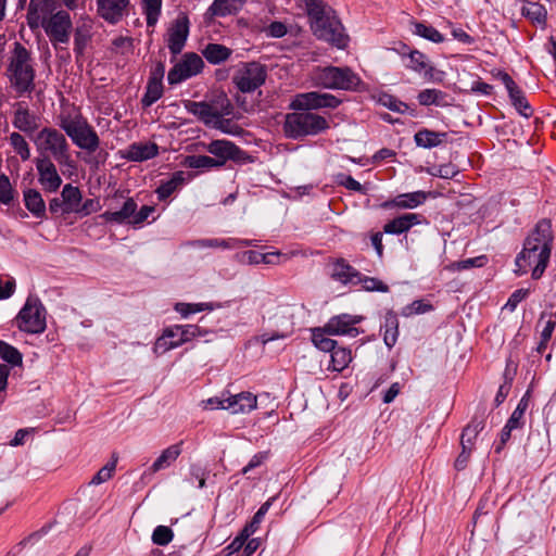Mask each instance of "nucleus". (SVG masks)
Wrapping results in <instances>:
<instances>
[{
    "label": "nucleus",
    "instance_id": "obj_23",
    "mask_svg": "<svg viewBox=\"0 0 556 556\" xmlns=\"http://www.w3.org/2000/svg\"><path fill=\"white\" fill-rule=\"evenodd\" d=\"M12 124L23 132H33L38 128V118L24 102H18L15 104Z\"/></svg>",
    "mask_w": 556,
    "mask_h": 556
},
{
    "label": "nucleus",
    "instance_id": "obj_63",
    "mask_svg": "<svg viewBox=\"0 0 556 556\" xmlns=\"http://www.w3.org/2000/svg\"><path fill=\"white\" fill-rule=\"evenodd\" d=\"M213 127L222 130L225 134H229V135H238L242 131V129L238 125H233V124H231L230 121L224 119L223 117H220V119L218 122H216Z\"/></svg>",
    "mask_w": 556,
    "mask_h": 556
},
{
    "label": "nucleus",
    "instance_id": "obj_27",
    "mask_svg": "<svg viewBox=\"0 0 556 556\" xmlns=\"http://www.w3.org/2000/svg\"><path fill=\"white\" fill-rule=\"evenodd\" d=\"M191 245L197 248H220V249H239L241 247L253 245L252 240H241L236 238L229 239H201L191 242Z\"/></svg>",
    "mask_w": 556,
    "mask_h": 556
},
{
    "label": "nucleus",
    "instance_id": "obj_44",
    "mask_svg": "<svg viewBox=\"0 0 556 556\" xmlns=\"http://www.w3.org/2000/svg\"><path fill=\"white\" fill-rule=\"evenodd\" d=\"M351 361V351L345 348H338L331 352V367L336 371H342L345 369Z\"/></svg>",
    "mask_w": 556,
    "mask_h": 556
},
{
    "label": "nucleus",
    "instance_id": "obj_50",
    "mask_svg": "<svg viewBox=\"0 0 556 556\" xmlns=\"http://www.w3.org/2000/svg\"><path fill=\"white\" fill-rule=\"evenodd\" d=\"M274 501V497L269 498L268 501H266L260 508L255 513V515L253 516L252 520L250 523H248L243 530L245 532V534H250L252 535L253 533L256 532V530L258 529V526L260 523L262 522L264 516L266 515V513L268 511L269 507L271 506V503Z\"/></svg>",
    "mask_w": 556,
    "mask_h": 556
},
{
    "label": "nucleus",
    "instance_id": "obj_42",
    "mask_svg": "<svg viewBox=\"0 0 556 556\" xmlns=\"http://www.w3.org/2000/svg\"><path fill=\"white\" fill-rule=\"evenodd\" d=\"M182 182V172L175 173L169 180L162 182L157 187L156 194L159 200H165L170 197Z\"/></svg>",
    "mask_w": 556,
    "mask_h": 556
},
{
    "label": "nucleus",
    "instance_id": "obj_57",
    "mask_svg": "<svg viewBox=\"0 0 556 556\" xmlns=\"http://www.w3.org/2000/svg\"><path fill=\"white\" fill-rule=\"evenodd\" d=\"M337 182L343 187H345L349 190L365 193V188L355 180L352 176H346L343 174L338 175Z\"/></svg>",
    "mask_w": 556,
    "mask_h": 556
},
{
    "label": "nucleus",
    "instance_id": "obj_3",
    "mask_svg": "<svg viewBox=\"0 0 556 556\" xmlns=\"http://www.w3.org/2000/svg\"><path fill=\"white\" fill-rule=\"evenodd\" d=\"M7 76L11 87L18 96L30 93L35 89V68L30 51L21 42H14L9 58Z\"/></svg>",
    "mask_w": 556,
    "mask_h": 556
},
{
    "label": "nucleus",
    "instance_id": "obj_39",
    "mask_svg": "<svg viewBox=\"0 0 556 556\" xmlns=\"http://www.w3.org/2000/svg\"><path fill=\"white\" fill-rule=\"evenodd\" d=\"M328 331L325 330V326L316 328L312 333V341L314 345L323 352H332L336 349L337 341L329 338Z\"/></svg>",
    "mask_w": 556,
    "mask_h": 556
},
{
    "label": "nucleus",
    "instance_id": "obj_29",
    "mask_svg": "<svg viewBox=\"0 0 556 556\" xmlns=\"http://www.w3.org/2000/svg\"><path fill=\"white\" fill-rule=\"evenodd\" d=\"M137 211V203L134 199H127L122 208L115 212H104L101 217L106 222H115L117 224H123L134 219V215Z\"/></svg>",
    "mask_w": 556,
    "mask_h": 556
},
{
    "label": "nucleus",
    "instance_id": "obj_60",
    "mask_svg": "<svg viewBox=\"0 0 556 556\" xmlns=\"http://www.w3.org/2000/svg\"><path fill=\"white\" fill-rule=\"evenodd\" d=\"M529 293H530L529 289H517V290H515L510 294V296H509V299H508V301H507L505 306L508 307L510 311H514L517 307V305L529 295Z\"/></svg>",
    "mask_w": 556,
    "mask_h": 556
},
{
    "label": "nucleus",
    "instance_id": "obj_9",
    "mask_svg": "<svg viewBox=\"0 0 556 556\" xmlns=\"http://www.w3.org/2000/svg\"><path fill=\"white\" fill-rule=\"evenodd\" d=\"M47 311L36 296H28L16 317V326L21 331L38 334L47 328Z\"/></svg>",
    "mask_w": 556,
    "mask_h": 556
},
{
    "label": "nucleus",
    "instance_id": "obj_40",
    "mask_svg": "<svg viewBox=\"0 0 556 556\" xmlns=\"http://www.w3.org/2000/svg\"><path fill=\"white\" fill-rule=\"evenodd\" d=\"M446 94L439 89H424L418 93V102L421 105H445Z\"/></svg>",
    "mask_w": 556,
    "mask_h": 556
},
{
    "label": "nucleus",
    "instance_id": "obj_16",
    "mask_svg": "<svg viewBox=\"0 0 556 556\" xmlns=\"http://www.w3.org/2000/svg\"><path fill=\"white\" fill-rule=\"evenodd\" d=\"M204 66L203 60L197 53H186L180 62H178L167 75L169 85L179 84L197 74H199Z\"/></svg>",
    "mask_w": 556,
    "mask_h": 556
},
{
    "label": "nucleus",
    "instance_id": "obj_62",
    "mask_svg": "<svg viewBox=\"0 0 556 556\" xmlns=\"http://www.w3.org/2000/svg\"><path fill=\"white\" fill-rule=\"evenodd\" d=\"M89 40L88 30L85 28H77L75 31V51L78 54L84 52V49Z\"/></svg>",
    "mask_w": 556,
    "mask_h": 556
},
{
    "label": "nucleus",
    "instance_id": "obj_34",
    "mask_svg": "<svg viewBox=\"0 0 556 556\" xmlns=\"http://www.w3.org/2000/svg\"><path fill=\"white\" fill-rule=\"evenodd\" d=\"M24 203L26 208L36 217L41 218L46 215V203L36 189H27L24 191Z\"/></svg>",
    "mask_w": 556,
    "mask_h": 556
},
{
    "label": "nucleus",
    "instance_id": "obj_25",
    "mask_svg": "<svg viewBox=\"0 0 556 556\" xmlns=\"http://www.w3.org/2000/svg\"><path fill=\"white\" fill-rule=\"evenodd\" d=\"M418 224H420V215L407 213L387 223L383 227V231L389 235H401Z\"/></svg>",
    "mask_w": 556,
    "mask_h": 556
},
{
    "label": "nucleus",
    "instance_id": "obj_17",
    "mask_svg": "<svg viewBox=\"0 0 556 556\" xmlns=\"http://www.w3.org/2000/svg\"><path fill=\"white\" fill-rule=\"evenodd\" d=\"M35 164L38 173V181L43 190L48 192L58 191L62 185V178L53 161L47 156L37 157Z\"/></svg>",
    "mask_w": 556,
    "mask_h": 556
},
{
    "label": "nucleus",
    "instance_id": "obj_14",
    "mask_svg": "<svg viewBox=\"0 0 556 556\" xmlns=\"http://www.w3.org/2000/svg\"><path fill=\"white\" fill-rule=\"evenodd\" d=\"M188 112L197 116L201 119L205 125L214 126L216 122L220 119V117L230 115L232 113V105L228 99L220 104V106L206 103V102H195L190 101L186 105Z\"/></svg>",
    "mask_w": 556,
    "mask_h": 556
},
{
    "label": "nucleus",
    "instance_id": "obj_15",
    "mask_svg": "<svg viewBox=\"0 0 556 556\" xmlns=\"http://www.w3.org/2000/svg\"><path fill=\"white\" fill-rule=\"evenodd\" d=\"M341 103V100L331 93H321L311 91L300 93L295 97L292 105L300 111H312L317 109H336Z\"/></svg>",
    "mask_w": 556,
    "mask_h": 556
},
{
    "label": "nucleus",
    "instance_id": "obj_55",
    "mask_svg": "<svg viewBox=\"0 0 556 556\" xmlns=\"http://www.w3.org/2000/svg\"><path fill=\"white\" fill-rule=\"evenodd\" d=\"M14 190L7 175H0V202L9 204L13 200Z\"/></svg>",
    "mask_w": 556,
    "mask_h": 556
},
{
    "label": "nucleus",
    "instance_id": "obj_51",
    "mask_svg": "<svg viewBox=\"0 0 556 556\" xmlns=\"http://www.w3.org/2000/svg\"><path fill=\"white\" fill-rule=\"evenodd\" d=\"M185 165L195 169L219 167L215 159L207 155H189L186 157Z\"/></svg>",
    "mask_w": 556,
    "mask_h": 556
},
{
    "label": "nucleus",
    "instance_id": "obj_58",
    "mask_svg": "<svg viewBox=\"0 0 556 556\" xmlns=\"http://www.w3.org/2000/svg\"><path fill=\"white\" fill-rule=\"evenodd\" d=\"M206 304H190V303H177L175 305V309L180 313L184 317L189 316L190 314L199 313L205 309Z\"/></svg>",
    "mask_w": 556,
    "mask_h": 556
},
{
    "label": "nucleus",
    "instance_id": "obj_52",
    "mask_svg": "<svg viewBox=\"0 0 556 556\" xmlns=\"http://www.w3.org/2000/svg\"><path fill=\"white\" fill-rule=\"evenodd\" d=\"M116 464H117V456H114L111 462H109L105 466H103L93 476V478L90 481V484L98 485V484L109 481L112 478L113 472L115 471Z\"/></svg>",
    "mask_w": 556,
    "mask_h": 556
},
{
    "label": "nucleus",
    "instance_id": "obj_47",
    "mask_svg": "<svg viewBox=\"0 0 556 556\" xmlns=\"http://www.w3.org/2000/svg\"><path fill=\"white\" fill-rule=\"evenodd\" d=\"M413 33L434 43L443 41V36L440 34L439 30H437L434 27L430 25H426L422 23H415Z\"/></svg>",
    "mask_w": 556,
    "mask_h": 556
},
{
    "label": "nucleus",
    "instance_id": "obj_2",
    "mask_svg": "<svg viewBox=\"0 0 556 556\" xmlns=\"http://www.w3.org/2000/svg\"><path fill=\"white\" fill-rule=\"evenodd\" d=\"M313 34L338 49L348 46L349 37L334 11L321 0H305Z\"/></svg>",
    "mask_w": 556,
    "mask_h": 556
},
{
    "label": "nucleus",
    "instance_id": "obj_32",
    "mask_svg": "<svg viewBox=\"0 0 556 556\" xmlns=\"http://www.w3.org/2000/svg\"><path fill=\"white\" fill-rule=\"evenodd\" d=\"M55 0H30L27 21L30 27L37 26L41 14H47L54 9Z\"/></svg>",
    "mask_w": 556,
    "mask_h": 556
},
{
    "label": "nucleus",
    "instance_id": "obj_10",
    "mask_svg": "<svg viewBox=\"0 0 556 556\" xmlns=\"http://www.w3.org/2000/svg\"><path fill=\"white\" fill-rule=\"evenodd\" d=\"M266 78V65L256 61L242 62L232 76V83L241 92L251 93L263 86Z\"/></svg>",
    "mask_w": 556,
    "mask_h": 556
},
{
    "label": "nucleus",
    "instance_id": "obj_33",
    "mask_svg": "<svg viewBox=\"0 0 556 556\" xmlns=\"http://www.w3.org/2000/svg\"><path fill=\"white\" fill-rule=\"evenodd\" d=\"M521 13L533 24H538L541 27H545L547 10L542 4L526 0L523 1Z\"/></svg>",
    "mask_w": 556,
    "mask_h": 556
},
{
    "label": "nucleus",
    "instance_id": "obj_35",
    "mask_svg": "<svg viewBox=\"0 0 556 556\" xmlns=\"http://www.w3.org/2000/svg\"><path fill=\"white\" fill-rule=\"evenodd\" d=\"M242 7V0H214L208 8L212 16H227L237 13Z\"/></svg>",
    "mask_w": 556,
    "mask_h": 556
},
{
    "label": "nucleus",
    "instance_id": "obj_56",
    "mask_svg": "<svg viewBox=\"0 0 556 556\" xmlns=\"http://www.w3.org/2000/svg\"><path fill=\"white\" fill-rule=\"evenodd\" d=\"M432 309V306L428 303H425L421 300L414 301L409 305L405 306L402 311V315L412 316L415 314H424Z\"/></svg>",
    "mask_w": 556,
    "mask_h": 556
},
{
    "label": "nucleus",
    "instance_id": "obj_49",
    "mask_svg": "<svg viewBox=\"0 0 556 556\" xmlns=\"http://www.w3.org/2000/svg\"><path fill=\"white\" fill-rule=\"evenodd\" d=\"M408 60L409 62L406 64V66L415 72H418V73H421V72H425V73H428V72H431L432 68L431 66H429L428 62H427V58L424 53L415 50V51H412L409 54H408Z\"/></svg>",
    "mask_w": 556,
    "mask_h": 556
},
{
    "label": "nucleus",
    "instance_id": "obj_19",
    "mask_svg": "<svg viewBox=\"0 0 556 556\" xmlns=\"http://www.w3.org/2000/svg\"><path fill=\"white\" fill-rule=\"evenodd\" d=\"M98 14L108 23L116 24L127 13L130 0H96Z\"/></svg>",
    "mask_w": 556,
    "mask_h": 556
},
{
    "label": "nucleus",
    "instance_id": "obj_8",
    "mask_svg": "<svg viewBox=\"0 0 556 556\" xmlns=\"http://www.w3.org/2000/svg\"><path fill=\"white\" fill-rule=\"evenodd\" d=\"M206 333V330H201L197 325H175L166 328L163 334L156 339L153 351L155 354L162 355Z\"/></svg>",
    "mask_w": 556,
    "mask_h": 556
},
{
    "label": "nucleus",
    "instance_id": "obj_7",
    "mask_svg": "<svg viewBox=\"0 0 556 556\" xmlns=\"http://www.w3.org/2000/svg\"><path fill=\"white\" fill-rule=\"evenodd\" d=\"M315 85L326 89L356 90L362 80L351 68L326 66L314 71Z\"/></svg>",
    "mask_w": 556,
    "mask_h": 556
},
{
    "label": "nucleus",
    "instance_id": "obj_41",
    "mask_svg": "<svg viewBox=\"0 0 556 556\" xmlns=\"http://www.w3.org/2000/svg\"><path fill=\"white\" fill-rule=\"evenodd\" d=\"M508 94L511 103L522 116L529 117L532 115L533 111L518 86L509 90Z\"/></svg>",
    "mask_w": 556,
    "mask_h": 556
},
{
    "label": "nucleus",
    "instance_id": "obj_53",
    "mask_svg": "<svg viewBox=\"0 0 556 556\" xmlns=\"http://www.w3.org/2000/svg\"><path fill=\"white\" fill-rule=\"evenodd\" d=\"M173 538V530L166 526H157L152 533V542L160 546L167 545L172 542Z\"/></svg>",
    "mask_w": 556,
    "mask_h": 556
},
{
    "label": "nucleus",
    "instance_id": "obj_21",
    "mask_svg": "<svg viewBox=\"0 0 556 556\" xmlns=\"http://www.w3.org/2000/svg\"><path fill=\"white\" fill-rule=\"evenodd\" d=\"M182 442L169 445L163 450L160 456L153 462V464L143 472L144 477L153 476L154 473L169 468L180 456L182 448Z\"/></svg>",
    "mask_w": 556,
    "mask_h": 556
},
{
    "label": "nucleus",
    "instance_id": "obj_26",
    "mask_svg": "<svg viewBox=\"0 0 556 556\" xmlns=\"http://www.w3.org/2000/svg\"><path fill=\"white\" fill-rule=\"evenodd\" d=\"M201 53L210 64L218 65L228 61L233 51L222 43L210 42L202 48Z\"/></svg>",
    "mask_w": 556,
    "mask_h": 556
},
{
    "label": "nucleus",
    "instance_id": "obj_22",
    "mask_svg": "<svg viewBox=\"0 0 556 556\" xmlns=\"http://www.w3.org/2000/svg\"><path fill=\"white\" fill-rule=\"evenodd\" d=\"M427 198L428 195L425 191L402 193L392 200L383 202L381 207L410 210L421 205L427 200Z\"/></svg>",
    "mask_w": 556,
    "mask_h": 556
},
{
    "label": "nucleus",
    "instance_id": "obj_13",
    "mask_svg": "<svg viewBox=\"0 0 556 556\" xmlns=\"http://www.w3.org/2000/svg\"><path fill=\"white\" fill-rule=\"evenodd\" d=\"M204 148L214 155L213 159H215L219 167L224 166L228 161L245 163L250 159L245 151L229 140H213L205 144Z\"/></svg>",
    "mask_w": 556,
    "mask_h": 556
},
{
    "label": "nucleus",
    "instance_id": "obj_24",
    "mask_svg": "<svg viewBox=\"0 0 556 556\" xmlns=\"http://www.w3.org/2000/svg\"><path fill=\"white\" fill-rule=\"evenodd\" d=\"M226 410L231 414H247L256 408L257 399L251 392H241L226 397Z\"/></svg>",
    "mask_w": 556,
    "mask_h": 556
},
{
    "label": "nucleus",
    "instance_id": "obj_12",
    "mask_svg": "<svg viewBox=\"0 0 556 556\" xmlns=\"http://www.w3.org/2000/svg\"><path fill=\"white\" fill-rule=\"evenodd\" d=\"M42 27L54 48H58L59 45H66L70 41L72 21L67 12L59 11L52 14L42 23Z\"/></svg>",
    "mask_w": 556,
    "mask_h": 556
},
{
    "label": "nucleus",
    "instance_id": "obj_61",
    "mask_svg": "<svg viewBox=\"0 0 556 556\" xmlns=\"http://www.w3.org/2000/svg\"><path fill=\"white\" fill-rule=\"evenodd\" d=\"M250 536L251 535L245 534L244 530L242 529L240 533L232 540V542L226 547L228 555L239 552Z\"/></svg>",
    "mask_w": 556,
    "mask_h": 556
},
{
    "label": "nucleus",
    "instance_id": "obj_38",
    "mask_svg": "<svg viewBox=\"0 0 556 556\" xmlns=\"http://www.w3.org/2000/svg\"><path fill=\"white\" fill-rule=\"evenodd\" d=\"M483 428L484 420L482 418L475 417L463 430L460 439L462 446L473 448L475 441Z\"/></svg>",
    "mask_w": 556,
    "mask_h": 556
},
{
    "label": "nucleus",
    "instance_id": "obj_1",
    "mask_svg": "<svg viewBox=\"0 0 556 556\" xmlns=\"http://www.w3.org/2000/svg\"><path fill=\"white\" fill-rule=\"evenodd\" d=\"M553 239L551 220L546 218L539 220L535 228L526 238L522 251L516 257L517 269L515 271L518 275H523L528 267L533 265L532 278L539 279L549 261Z\"/></svg>",
    "mask_w": 556,
    "mask_h": 556
},
{
    "label": "nucleus",
    "instance_id": "obj_43",
    "mask_svg": "<svg viewBox=\"0 0 556 556\" xmlns=\"http://www.w3.org/2000/svg\"><path fill=\"white\" fill-rule=\"evenodd\" d=\"M147 25L154 26L161 15L162 0H141Z\"/></svg>",
    "mask_w": 556,
    "mask_h": 556
},
{
    "label": "nucleus",
    "instance_id": "obj_20",
    "mask_svg": "<svg viewBox=\"0 0 556 556\" xmlns=\"http://www.w3.org/2000/svg\"><path fill=\"white\" fill-rule=\"evenodd\" d=\"M189 35V21L186 16L175 20L168 29L167 47L176 55L180 53Z\"/></svg>",
    "mask_w": 556,
    "mask_h": 556
},
{
    "label": "nucleus",
    "instance_id": "obj_64",
    "mask_svg": "<svg viewBox=\"0 0 556 556\" xmlns=\"http://www.w3.org/2000/svg\"><path fill=\"white\" fill-rule=\"evenodd\" d=\"M155 211L154 206L143 205L139 212H136L134 219L129 220L132 225H141Z\"/></svg>",
    "mask_w": 556,
    "mask_h": 556
},
{
    "label": "nucleus",
    "instance_id": "obj_5",
    "mask_svg": "<svg viewBox=\"0 0 556 556\" xmlns=\"http://www.w3.org/2000/svg\"><path fill=\"white\" fill-rule=\"evenodd\" d=\"M39 157L53 159L60 166L74 167L70 143L63 132L56 128L43 127L34 139Z\"/></svg>",
    "mask_w": 556,
    "mask_h": 556
},
{
    "label": "nucleus",
    "instance_id": "obj_18",
    "mask_svg": "<svg viewBox=\"0 0 556 556\" xmlns=\"http://www.w3.org/2000/svg\"><path fill=\"white\" fill-rule=\"evenodd\" d=\"M362 320L359 316H353L350 314H340L331 317L325 324V330L332 336H350L356 337L359 331L355 327Z\"/></svg>",
    "mask_w": 556,
    "mask_h": 556
},
{
    "label": "nucleus",
    "instance_id": "obj_48",
    "mask_svg": "<svg viewBox=\"0 0 556 556\" xmlns=\"http://www.w3.org/2000/svg\"><path fill=\"white\" fill-rule=\"evenodd\" d=\"M10 144L23 161L30 157V149L25 138L20 132H12L9 137Z\"/></svg>",
    "mask_w": 556,
    "mask_h": 556
},
{
    "label": "nucleus",
    "instance_id": "obj_4",
    "mask_svg": "<svg viewBox=\"0 0 556 556\" xmlns=\"http://www.w3.org/2000/svg\"><path fill=\"white\" fill-rule=\"evenodd\" d=\"M59 126L80 150L93 153L99 149L97 131L80 113L60 115Z\"/></svg>",
    "mask_w": 556,
    "mask_h": 556
},
{
    "label": "nucleus",
    "instance_id": "obj_11",
    "mask_svg": "<svg viewBox=\"0 0 556 556\" xmlns=\"http://www.w3.org/2000/svg\"><path fill=\"white\" fill-rule=\"evenodd\" d=\"M294 307L291 305H280L276 308L273 316L269 317V320L273 321L274 326L278 328V330L269 332H264L257 337H255V341L266 345L268 342L275 340H283L293 333V317H294Z\"/></svg>",
    "mask_w": 556,
    "mask_h": 556
},
{
    "label": "nucleus",
    "instance_id": "obj_54",
    "mask_svg": "<svg viewBox=\"0 0 556 556\" xmlns=\"http://www.w3.org/2000/svg\"><path fill=\"white\" fill-rule=\"evenodd\" d=\"M357 283H361L366 291H378V292H388L389 287L383 281L379 280L375 277H367L361 274L359 280Z\"/></svg>",
    "mask_w": 556,
    "mask_h": 556
},
{
    "label": "nucleus",
    "instance_id": "obj_37",
    "mask_svg": "<svg viewBox=\"0 0 556 556\" xmlns=\"http://www.w3.org/2000/svg\"><path fill=\"white\" fill-rule=\"evenodd\" d=\"M61 197L64 204L63 213L75 212L83 199L80 190L71 184H66L63 187Z\"/></svg>",
    "mask_w": 556,
    "mask_h": 556
},
{
    "label": "nucleus",
    "instance_id": "obj_30",
    "mask_svg": "<svg viewBox=\"0 0 556 556\" xmlns=\"http://www.w3.org/2000/svg\"><path fill=\"white\" fill-rule=\"evenodd\" d=\"M332 277L343 283L357 285V280L361 278V273L344 260H339L333 264Z\"/></svg>",
    "mask_w": 556,
    "mask_h": 556
},
{
    "label": "nucleus",
    "instance_id": "obj_6",
    "mask_svg": "<svg viewBox=\"0 0 556 556\" xmlns=\"http://www.w3.org/2000/svg\"><path fill=\"white\" fill-rule=\"evenodd\" d=\"M329 128L328 121L309 111H300L286 115L283 132L287 138L301 139L307 136H316Z\"/></svg>",
    "mask_w": 556,
    "mask_h": 556
},
{
    "label": "nucleus",
    "instance_id": "obj_46",
    "mask_svg": "<svg viewBox=\"0 0 556 556\" xmlns=\"http://www.w3.org/2000/svg\"><path fill=\"white\" fill-rule=\"evenodd\" d=\"M163 94V84L159 81L149 80L146 93L141 100L142 105L148 108L156 102Z\"/></svg>",
    "mask_w": 556,
    "mask_h": 556
},
{
    "label": "nucleus",
    "instance_id": "obj_28",
    "mask_svg": "<svg viewBox=\"0 0 556 556\" xmlns=\"http://www.w3.org/2000/svg\"><path fill=\"white\" fill-rule=\"evenodd\" d=\"M159 148L155 143H132L126 151V159L134 162H142L156 156Z\"/></svg>",
    "mask_w": 556,
    "mask_h": 556
},
{
    "label": "nucleus",
    "instance_id": "obj_31",
    "mask_svg": "<svg viewBox=\"0 0 556 556\" xmlns=\"http://www.w3.org/2000/svg\"><path fill=\"white\" fill-rule=\"evenodd\" d=\"M447 137L446 132H438L429 129H420L415 136L414 140L417 147L424 149H432L439 147Z\"/></svg>",
    "mask_w": 556,
    "mask_h": 556
},
{
    "label": "nucleus",
    "instance_id": "obj_59",
    "mask_svg": "<svg viewBox=\"0 0 556 556\" xmlns=\"http://www.w3.org/2000/svg\"><path fill=\"white\" fill-rule=\"evenodd\" d=\"M100 210V203L96 199H87L83 204L77 206V210L74 212L76 214L87 216L91 213H96Z\"/></svg>",
    "mask_w": 556,
    "mask_h": 556
},
{
    "label": "nucleus",
    "instance_id": "obj_36",
    "mask_svg": "<svg viewBox=\"0 0 556 556\" xmlns=\"http://www.w3.org/2000/svg\"><path fill=\"white\" fill-rule=\"evenodd\" d=\"M383 329V341L386 345L391 349L397 340L399 336V320L396 314L388 312L384 316Z\"/></svg>",
    "mask_w": 556,
    "mask_h": 556
},
{
    "label": "nucleus",
    "instance_id": "obj_45",
    "mask_svg": "<svg viewBox=\"0 0 556 556\" xmlns=\"http://www.w3.org/2000/svg\"><path fill=\"white\" fill-rule=\"evenodd\" d=\"M0 357L11 366H21L23 362L22 353L4 341H0Z\"/></svg>",
    "mask_w": 556,
    "mask_h": 556
}]
</instances>
